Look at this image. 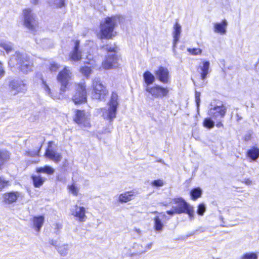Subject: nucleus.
Segmentation results:
<instances>
[{
  "mask_svg": "<svg viewBox=\"0 0 259 259\" xmlns=\"http://www.w3.org/2000/svg\"><path fill=\"white\" fill-rule=\"evenodd\" d=\"M123 18L119 15H114L107 17L100 22V33L99 37L100 39L111 38L113 32L117 23H120Z\"/></svg>",
  "mask_w": 259,
  "mask_h": 259,
  "instance_id": "nucleus-1",
  "label": "nucleus"
},
{
  "mask_svg": "<svg viewBox=\"0 0 259 259\" xmlns=\"http://www.w3.org/2000/svg\"><path fill=\"white\" fill-rule=\"evenodd\" d=\"M9 63L10 65L18 67L24 73H27L32 69V63L25 54L16 52L10 60Z\"/></svg>",
  "mask_w": 259,
  "mask_h": 259,
  "instance_id": "nucleus-2",
  "label": "nucleus"
},
{
  "mask_svg": "<svg viewBox=\"0 0 259 259\" xmlns=\"http://www.w3.org/2000/svg\"><path fill=\"white\" fill-rule=\"evenodd\" d=\"M118 104V96L116 93L113 92L107 104L108 108L101 109L104 118L112 122L113 119L116 117Z\"/></svg>",
  "mask_w": 259,
  "mask_h": 259,
  "instance_id": "nucleus-3",
  "label": "nucleus"
},
{
  "mask_svg": "<svg viewBox=\"0 0 259 259\" xmlns=\"http://www.w3.org/2000/svg\"><path fill=\"white\" fill-rule=\"evenodd\" d=\"M172 202L177 205V206H174L177 214L185 213L188 214L190 220H192L194 218L193 207L188 204L183 198L182 197L174 198L172 199Z\"/></svg>",
  "mask_w": 259,
  "mask_h": 259,
  "instance_id": "nucleus-4",
  "label": "nucleus"
},
{
  "mask_svg": "<svg viewBox=\"0 0 259 259\" xmlns=\"http://www.w3.org/2000/svg\"><path fill=\"white\" fill-rule=\"evenodd\" d=\"M227 112V108L223 104L213 105L210 104V107L208 110V114L210 117L216 121L221 120L225 117Z\"/></svg>",
  "mask_w": 259,
  "mask_h": 259,
  "instance_id": "nucleus-5",
  "label": "nucleus"
},
{
  "mask_svg": "<svg viewBox=\"0 0 259 259\" xmlns=\"http://www.w3.org/2000/svg\"><path fill=\"white\" fill-rule=\"evenodd\" d=\"M93 96L94 98L102 100L108 94V92L105 87L102 83L99 78H95L93 81Z\"/></svg>",
  "mask_w": 259,
  "mask_h": 259,
  "instance_id": "nucleus-6",
  "label": "nucleus"
},
{
  "mask_svg": "<svg viewBox=\"0 0 259 259\" xmlns=\"http://www.w3.org/2000/svg\"><path fill=\"white\" fill-rule=\"evenodd\" d=\"M24 25L30 31L34 32L37 26V21L30 9L23 11Z\"/></svg>",
  "mask_w": 259,
  "mask_h": 259,
  "instance_id": "nucleus-7",
  "label": "nucleus"
},
{
  "mask_svg": "<svg viewBox=\"0 0 259 259\" xmlns=\"http://www.w3.org/2000/svg\"><path fill=\"white\" fill-rule=\"evenodd\" d=\"M71 77L72 73L67 67H65L62 70L59 72L57 76V80L61 84L60 91L61 92H64L66 91Z\"/></svg>",
  "mask_w": 259,
  "mask_h": 259,
  "instance_id": "nucleus-8",
  "label": "nucleus"
},
{
  "mask_svg": "<svg viewBox=\"0 0 259 259\" xmlns=\"http://www.w3.org/2000/svg\"><path fill=\"white\" fill-rule=\"evenodd\" d=\"M74 121L81 127H90V116L83 110H75Z\"/></svg>",
  "mask_w": 259,
  "mask_h": 259,
  "instance_id": "nucleus-9",
  "label": "nucleus"
},
{
  "mask_svg": "<svg viewBox=\"0 0 259 259\" xmlns=\"http://www.w3.org/2000/svg\"><path fill=\"white\" fill-rule=\"evenodd\" d=\"M84 83H79L72 99L75 104L84 103L87 101V92Z\"/></svg>",
  "mask_w": 259,
  "mask_h": 259,
  "instance_id": "nucleus-10",
  "label": "nucleus"
},
{
  "mask_svg": "<svg viewBox=\"0 0 259 259\" xmlns=\"http://www.w3.org/2000/svg\"><path fill=\"white\" fill-rule=\"evenodd\" d=\"M145 90L153 97L157 98L165 96L168 92L167 88H163L158 85L153 87H146Z\"/></svg>",
  "mask_w": 259,
  "mask_h": 259,
  "instance_id": "nucleus-11",
  "label": "nucleus"
},
{
  "mask_svg": "<svg viewBox=\"0 0 259 259\" xmlns=\"http://www.w3.org/2000/svg\"><path fill=\"white\" fill-rule=\"evenodd\" d=\"M10 91L14 95L26 90V85L23 81L18 79L12 80L9 84Z\"/></svg>",
  "mask_w": 259,
  "mask_h": 259,
  "instance_id": "nucleus-12",
  "label": "nucleus"
},
{
  "mask_svg": "<svg viewBox=\"0 0 259 259\" xmlns=\"http://www.w3.org/2000/svg\"><path fill=\"white\" fill-rule=\"evenodd\" d=\"M154 74L156 78L160 82L167 83L169 79V72L168 69L163 66H159L156 70L154 71Z\"/></svg>",
  "mask_w": 259,
  "mask_h": 259,
  "instance_id": "nucleus-13",
  "label": "nucleus"
},
{
  "mask_svg": "<svg viewBox=\"0 0 259 259\" xmlns=\"http://www.w3.org/2000/svg\"><path fill=\"white\" fill-rule=\"evenodd\" d=\"M102 66L105 69H110L117 67V56L115 54L108 55L102 62Z\"/></svg>",
  "mask_w": 259,
  "mask_h": 259,
  "instance_id": "nucleus-14",
  "label": "nucleus"
},
{
  "mask_svg": "<svg viewBox=\"0 0 259 259\" xmlns=\"http://www.w3.org/2000/svg\"><path fill=\"white\" fill-rule=\"evenodd\" d=\"M213 31L221 35H225L227 33L228 22L226 19L223 20L220 22H216L213 24Z\"/></svg>",
  "mask_w": 259,
  "mask_h": 259,
  "instance_id": "nucleus-15",
  "label": "nucleus"
},
{
  "mask_svg": "<svg viewBox=\"0 0 259 259\" xmlns=\"http://www.w3.org/2000/svg\"><path fill=\"white\" fill-rule=\"evenodd\" d=\"M85 208L82 206H75V209L72 210V214L78 218L80 222H84L86 219Z\"/></svg>",
  "mask_w": 259,
  "mask_h": 259,
  "instance_id": "nucleus-16",
  "label": "nucleus"
},
{
  "mask_svg": "<svg viewBox=\"0 0 259 259\" xmlns=\"http://www.w3.org/2000/svg\"><path fill=\"white\" fill-rule=\"evenodd\" d=\"M20 196V193L18 191H12L4 194V199L6 203L12 204L15 202Z\"/></svg>",
  "mask_w": 259,
  "mask_h": 259,
  "instance_id": "nucleus-17",
  "label": "nucleus"
},
{
  "mask_svg": "<svg viewBox=\"0 0 259 259\" xmlns=\"http://www.w3.org/2000/svg\"><path fill=\"white\" fill-rule=\"evenodd\" d=\"M46 156L54 161L55 162H58L61 161L62 156L60 153L57 152L55 150L53 149H48L46 151Z\"/></svg>",
  "mask_w": 259,
  "mask_h": 259,
  "instance_id": "nucleus-18",
  "label": "nucleus"
},
{
  "mask_svg": "<svg viewBox=\"0 0 259 259\" xmlns=\"http://www.w3.org/2000/svg\"><path fill=\"white\" fill-rule=\"evenodd\" d=\"M181 31V26L178 22H177L174 26V31L172 32L174 37L173 47L174 49L176 47V44L179 40Z\"/></svg>",
  "mask_w": 259,
  "mask_h": 259,
  "instance_id": "nucleus-19",
  "label": "nucleus"
},
{
  "mask_svg": "<svg viewBox=\"0 0 259 259\" xmlns=\"http://www.w3.org/2000/svg\"><path fill=\"white\" fill-rule=\"evenodd\" d=\"M136 193L134 191L125 192L119 195V201L121 203H125L131 201L135 196Z\"/></svg>",
  "mask_w": 259,
  "mask_h": 259,
  "instance_id": "nucleus-20",
  "label": "nucleus"
},
{
  "mask_svg": "<svg viewBox=\"0 0 259 259\" xmlns=\"http://www.w3.org/2000/svg\"><path fill=\"white\" fill-rule=\"evenodd\" d=\"M44 222V217L43 216L34 217L32 219L33 226L34 230L37 232H39Z\"/></svg>",
  "mask_w": 259,
  "mask_h": 259,
  "instance_id": "nucleus-21",
  "label": "nucleus"
},
{
  "mask_svg": "<svg viewBox=\"0 0 259 259\" xmlns=\"http://www.w3.org/2000/svg\"><path fill=\"white\" fill-rule=\"evenodd\" d=\"M209 62L207 61H203L202 65L200 66L201 71L200 73L201 79L204 80L206 78L207 74L209 73Z\"/></svg>",
  "mask_w": 259,
  "mask_h": 259,
  "instance_id": "nucleus-22",
  "label": "nucleus"
},
{
  "mask_svg": "<svg viewBox=\"0 0 259 259\" xmlns=\"http://www.w3.org/2000/svg\"><path fill=\"white\" fill-rule=\"evenodd\" d=\"M79 49V42L78 41L75 42V45L73 51L71 53L70 58L72 60L77 61L79 60L81 57L80 52L78 51Z\"/></svg>",
  "mask_w": 259,
  "mask_h": 259,
  "instance_id": "nucleus-23",
  "label": "nucleus"
},
{
  "mask_svg": "<svg viewBox=\"0 0 259 259\" xmlns=\"http://www.w3.org/2000/svg\"><path fill=\"white\" fill-rule=\"evenodd\" d=\"M155 76L149 71H146L143 74V78L147 87L152 84L155 80Z\"/></svg>",
  "mask_w": 259,
  "mask_h": 259,
  "instance_id": "nucleus-24",
  "label": "nucleus"
},
{
  "mask_svg": "<svg viewBox=\"0 0 259 259\" xmlns=\"http://www.w3.org/2000/svg\"><path fill=\"white\" fill-rule=\"evenodd\" d=\"M247 155L252 160L255 161L259 157V148L253 147L248 150Z\"/></svg>",
  "mask_w": 259,
  "mask_h": 259,
  "instance_id": "nucleus-25",
  "label": "nucleus"
},
{
  "mask_svg": "<svg viewBox=\"0 0 259 259\" xmlns=\"http://www.w3.org/2000/svg\"><path fill=\"white\" fill-rule=\"evenodd\" d=\"M54 169L49 165H45L44 167H39L36 168V171L38 173H45L48 175L53 174Z\"/></svg>",
  "mask_w": 259,
  "mask_h": 259,
  "instance_id": "nucleus-26",
  "label": "nucleus"
},
{
  "mask_svg": "<svg viewBox=\"0 0 259 259\" xmlns=\"http://www.w3.org/2000/svg\"><path fill=\"white\" fill-rule=\"evenodd\" d=\"M202 194V190L199 187L193 188L190 192V195L193 200H196L200 197Z\"/></svg>",
  "mask_w": 259,
  "mask_h": 259,
  "instance_id": "nucleus-27",
  "label": "nucleus"
},
{
  "mask_svg": "<svg viewBox=\"0 0 259 259\" xmlns=\"http://www.w3.org/2000/svg\"><path fill=\"white\" fill-rule=\"evenodd\" d=\"M0 47L3 48L7 54H9L13 49V44L11 42L7 41H0Z\"/></svg>",
  "mask_w": 259,
  "mask_h": 259,
  "instance_id": "nucleus-28",
  "label": "nucleus"
},
{
  "mask_svg": "<svg viewBox=\"0 0 259 259\" xmlns=\"http://www.w3.org/2000/svg\"><path fill=\"white\" fill-rule=\"evenodd\" d=\"M32 179L35 187H39L44 184L46 180L45 178H42L40 176H33Z\"/></svg>",
  "mask_w": 259,
  "mask_h": 259,
  "instance_id": "nucleus-29",
  "label": "nucleus"
},
{
  "mask_svg": "<svg viewBox=\"0 0 259 259\" xmlns=\"http://www.w3.org/2000/svg\"><path fill=\"white\" fill-rule=\"evenodd\" d=\"M154 227L156 231H161L163 229V224L162 222L159 217L156 216L154 219Z\"/></svg>",
  "mask_w": 259,
  "mask_h": 259,
  "instance_id": "nucleus-30",
  "label": "nucleus"
},
{
  "mask_svg": "<svg viewBox=\"0 0 259 259\" xmlns=\"http://www.w3.org/2000/svg\"><path fill=\"white\" fill-rule=\"evenodd\" d=\"M57 249L58 252L62 256H65L68 253L69 250V245L68 244H63L61 246H58Z\"/></svg>",
  "mask_w": 259,
  "mask_h": 259,
  "instance_id": "nucleus-31",
  "label": "nucleus"
},
{
  "mask_svg": "<svg viewBox=\"0 0 259 259\" xmlns=\"http://www.w3.org/2000/svg\"><path fill=\"white\" fill-rule=\"evenodd\" d=\"M68 189L69 192L74 196H77L79 192V188L75 183L68 186Z\"/></svg>",
  "mask_w": 259,
  "mask_h": 259,
  "instance_id": "nucleus-32",
  "label": "nucleus"
},
{
  "mask_svg": "<svg viewBox=\"0 0 259 259\" xmlns=\"http://www.w3.org/2000/svg\"><path fill=\"white\" fill-rule=\"evenodd\" d=\"M258 255L257 254L253 252H247L243 255L240 257V259H257Z\"/></svg>",
  "mask_w": 259,
  "mask_h": 259,
  "instance_id": "nucleus-33",
  "label": "nucleus"
},
{
  "mask_svg": "<svg viewBox=\"0 0 259 259\" xmlns=\"http://www.w3.org/2000/svg\"><path fill=\"white\" fill-rule=\"evenodd\" d=\"M203 125L208 128H211L214 125V122L211 118H206L204 120Z\"/></svg>",
  "mask_w": 259,
  "mask_h": 259,
  "instance_id": "nucleus-34",
  "label": "nucleus"
},
{
  "mask_svg": "<svg viewBox=\"0 0 259 259\" xmlns=\"http://www.w3.org/2000/svg\"><path fill=\"white\" fill-rule=\"evenodd\" d=\"M206 211V206L204 203H201L198 206L197 213L199 215H203Z\"/></svg>",
  "mask_w": 259,
  "mask_h": 259,
  "instance_id": "nucleus-35",
  "label": "nucleus"
},
{
  "mask_svg": "<svg viewBox=\"0 0 259 259\" xmlns=\"http://www.w3.org/2000/svg\"><path fill=\"white\" fill-rule=\"evenodd\" d=\"M187 51L193 55H200L202 53V50L199 48H188Z\"/></svg>",
  "mask_w": 259,
  "mask_h": 259,
  "instance_id": "nucleus-36",
  "label": "nucleus"
},
{
  "mask_svg": "<svg viewBox=\"0 0 259 259\" xmlns=\"http://www.w3.org/2000/svg\"><path fill=\"white\" fill-rule=\"evenodd\" d=\"M91 69L90 67L84 66L80 68V72L86 76H88L91 73Z\"/></svg>",
  "mask_w": 259,
  "mask_h": 259,
  "instance_id": "nucleus-37",
  "label": "nucleus"
},
{
  "mask_svg": "<svg viewBox=\"0 0 259 259\" xmlns=\"http://www.w3.org/2000/svg\"><path fill=\"white\" fill-rule=\"evenodd\" d=\"M9 181L5 180L2 177H0V191L7 186L9 185Z\"/></svg>",
  "mask_w": 259,
  "mask_h": 259,
  "instance_id": "nucleus-38",
  "label": "nucleus"
},
{
  "mask_svg": "<svg viewBox=\"0 0 259 259\" xmlns=\"http://www.w3.org/2000/svg\"><path fill=\"white\" fill-rule=\"evenodd\" d=\"M60 67V65L53 62L50 64V70L51 72H56Z\"/></svg>",
  "mask_w": 259,
  "mask_h": 259,
  "instance_id": "nucleus-39",
  "label": "nucleus"
},
{
  "mask_svg": "<svg viewBox=\"0 0 259 259\" xmlns=\"http://www.w3.org/2000/svg\"><path fill=\"white\" fill-rule=\"evenodd\" d=\"M151 185L154 187H161L164 185L163 181L161 180H156L151 182Z\"/></svg>",
  "mask_w": 259,
  "mask_h": 259,
  "instance_id": "nucleus-40",
  "label": "nucleus"
},
{
  "mask_svg": "<svg viewBox=\"0 0 259 259\" xmlns=\"http://www.w3.org/2000/svg\"><path fill=\"white\" fill-rule=\"evenodd\" d=\"M105 50L108 52L115 53L116 52L117 47H112L111 46L107 45L103 47Z\"/></svg>",
  "mask_w": 259,
  "mask_h": 259,
  "instance_id": "nucleus-41",
  "label": "nucleus"
},
{
  "mask_svg": "<svg viewBox=\"0 0 259 259\" xmlns=\"http://www.w3.org/2000/svg\"><path fill=\"white\" fill-rule=\"evenodd\" d=\"M195 101L196 103L197 108L198 110L200 103V93L197 91L195 92Z\"/></svg>",
  "mask_w": 259,
  "mask_h": 259,
  "instance_id": "nucleus-42",
  "label": "nucleus"
},
{
  "mask_svg": "<svg viewBox=\"0 0 259 259\" xmlns=\"http://www.w3.org/2000/svg\"><path fill=\"white\" fill-rule=\"evenodd\" d=\"M54 4L57 7L61 8L64 6L65 0H53Z\"/></svg>",
  "mask_w": 259,
  "mask_h": 259,
  "instance_id": "nucleus-43",
  "label": "nucleus"
},
{
  "mask_svg": "<svg viewBox=\"0 0 259 259\" xmlns=\"http://www.w3.org/2000/svg\"><path fill=\"white\" fill-rule=\"evenodd\" d=\"M204 231L205 229L203 228L200 227L198 229H196V230L194 231L193 232H192L191 233L188 235L187 237L191 236L194 235V234H197L198 233L203 232Z\"/></svg>",
  "mask_w": 259,
  "mask_h": 259,
  "instance_id": "nucleus-44",
  "label": "nucleus"
},
{
  "mask_svg": "<svg viewBox=\"0 0 259 259\" xmlns=\"http://www.w3.org/2000/svg\"><path fill=\"white\" fill-rule=\"evenodd\" d=\"M42 84L44 86V89L46 91V92L50 96H52L51 93V89L49 87V86L47 84L46 82L44 80H42Z\"/></svg>",
  "mask_w": 259,
  "mask_h": 259,
  "instance_id": "nucleus-45",
  "label": "nucleus"
},
{
  "mask_svg": "<svg viewBox=\"0 0 259 259\" xmlns=\"http://www.w3.org/2000/svg\"><path fill=\"white\" fill-rule=\"evenodd\" d=\"M5 74L2 63L0 62V78H2Z\"/></svg>",
  "mask_w": 259,
  "mask_h": 259,
  "instance_id": "nucleus-46",
  "label": "nucleus"
},
{
  "mask_svg": "<svg viewBox=\"0 0 259 259\" xmlns=\"http://www.w3.org/2000/svg\"><path fill=\"white\" fill-rule=\"evenodd\" d=\"M242 183H245L246 185H250L252 184V181L249 179H244L241 181Z\"/></svg>",
  "mask_w": 259,
  "mask_h": 259,
  "instance_id": "nucleus-47",
  "label": "nucleus"
},
{
  "mask_svg": "<svg viewBox=\"0 0 259 259\" xmlns=\"http://www.w3.org/2000/svg\"><path fill=\"white\" fill-rule=\"evenodd\" d=\"M166 213L170 215H173L174 214L176 213V208L174 207V206H172L171 210L166 211Z\"/></svg>",
  "mask_w": 259,
  "mask_h": 259,
  "instance_id": "nucleus-48",
  "label": "nucleus"
},
{
  "mask_svg": "<svg viewBox=\"0 0 259 259\" xmlns=\"http://www.w3.org/2000/svg\"><path fill=\"white\" fill-rule=\"evenodd\" d=\"M62 228V226L59 224H56L55 225V229L56 230V233H59V230Z\"/></svg>",
  "mask_w": 259,
  "mask_h": 259,
  "instance_id": "nucleus-49",
  "label": "nucleus"
},
{
  "mask_svg": "<svg viewBox=\"0 0 259 259\" xmlns=\"http://www.w3.org/2000/svg\"><path fill=\"white\" fill-rule=\"evenodd\" d=\"M222 119H221V120H218V121H216L217 122V124H216L217 127H221L223 126V124L222 123Z\"/></svg>",
  "mask_w": 259,
  "mask_h": 259,
  "instance_id": "nucleus-50",
  "label": "nucleus"
},
{
  "mask_svg": "<svg viewBox=\"0 0 259 259\" xmlns=\"http://www.w3.org/2000/svg\"><path fill=\"white\" fill-rule=\"evenodd\" d=\"M50 244L53 246H57V241L56 240H51L50 241Z\"/></svg>",
  "mask_w": 259,
  "mask_h": 259,
  "instance_id": "nucleus-51",
  "label": "nucleus"
},
{
  "mask_svg": "<svg viewBox=\"0 0 259 259\" xmlns=\"http://www.w3.org/2000/svg\"><path fill=\"white\" fill-rule=\"evenodd\" d=\"M152 245V243H150V244H149L147 245H146V249H145V250H144V251H142V252H146L147 250H149V249H151Z\"/></svg>",
  "mask_w": 259,
  "mask_h": 259,
  "instance_id": "nucleus-52",
  "label": "nucleus"
},
{
  "mask_svg": "<svg viewBox=\"0 0 259 259\" xmlns=\"http://www.w3.org/2000/svg\"><path fill=\"white\" fill-rule=\"evenodd\" d=\"M250 139V135H245L244 137V140L247 141Z\"/></svg>",
  "mask_w": 259,
  "mask_h": 259,
  "instance_id": "nucleus-53",
  "label": "nucleus"
},
{
  "mask_svg": "<svg viewBox=\"0 0 259 259\" xmlns=\"http://www.w3.org/2000/svg\"><path fill=\"white\" fill-rule=\"evenodd\" d=\"M38 0H32L31 3L33 4H36L38 3Z\"/></svg>",
  "mask_w": 259,
  "mask_h": 259,
  "instance_id": "nucleus-54",
  "label": "nucleus"
},
{
  "mask_svg": "<svg viewBox=\"0 0 259 259\" xmlns=\"http://www.w3.org/2000/svg\"><path fill=\"white\" fill-rule=\"evenodd\" d=\"M256 67L259 70V60L256 63Z\"/></svg>",
  "mask_w": 259,
  "mask_h": 259,
  "instance_id": "nucleus-55",
  "label": "nucleus"
},
{
  "mask_svg": "<svg viewBox=\"0 0 259 259\" xmlns=\"http://www.w3.org/2000/svg\"><path fill=\"white\" fill-rule=\"evenodd\" d=\"M136 231L139 233L140 232V230L139 229H136Z\"/></svg>",
  "mask_w": 259,
  "mask_h": 259,
  "instance_id": "nucleus-56",
  "label": "nucleus"
},
{
  "mask_svg": "<svg viewBox=\"0 0 259 259\" xmlns=\"http://www.w3.org/2000/svg\"><path fill=\"white\" fill-rule=\"evenodd\" d=\"M158 161H159V162H162V163H163V160H161V159L159 160Z\"/></svg>",
  "mask_w": 259,
  "mask_h": 259,
  "instance_id": "nucleus-57",
  "label": "nucleus"
},
{
  "mask_svg": "<svg viewBox=\"0 0 259 259\" xmlns=\"http://www.w3.org/2000/svg\"><path fill=\"white\" fill-rule=\"evenodd\" d=\"M41 147V144L40 145V147H39V150H40V149Z\"/></svg>",
  "mask_w": 259,
  "mask_h": 259,
  "instance_id": "nucleus-58",
  "label": "nucleus"
},
{
  "mask_svg": "<svg viewBox=\"0 0 259 259\" xmlns=\"http://www.w3.org/2000/svg\"><path fill=\"white\" fill-rule=\"evenodd\" d=\"M163 217H166V215H165L164 214H163Z\"/></svg>",
  "mask_w": 259,
  "mask_h": 259,
  "instance_id": "nucleus-59",
  "label": "nucleus"
}]
</instances>
